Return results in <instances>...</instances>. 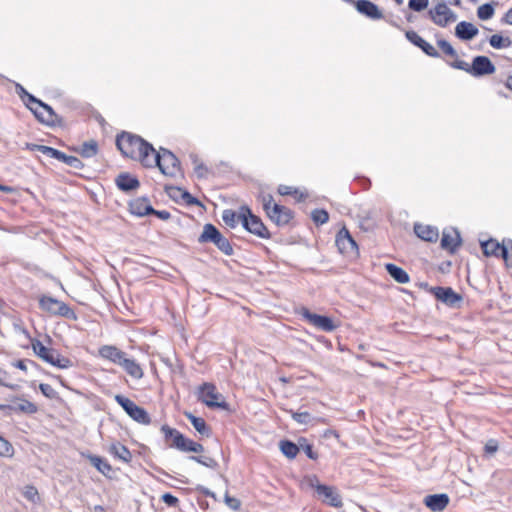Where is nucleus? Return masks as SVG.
<instances>
[{"label":"nucleus","instance_id":"nucleus-25","mask_svg":"<svg viewBox=\"0 0 512 512\" xmlns=\"http://www.w3.org/2000/svg\"><path fill=\"white\" fill-rule=\"evenodd\" d=\"M414 232L417 237L427 242H436L439 238L438 229L431 225L415 224Z\"/></svg>","mask_w":512,"mask_h":512},{"label":"nucleus","instance_id":"nucleus-55","mask_svg":"<svg viewBox=\"0 0 512 512\" xmlns=\"http://www.w3.org/2000/svg\"><path fill=\"white\" fill-rule=\"evenodd\" d=\"M27 364L36 365L32 360H18L13 365L20 370L27 371Z\"/></svg>","mask_w":512,"mask_h":512},{"label":"nucleus","instance_id":"nucleus-54","mask_svg":"<svg viewBox=\"0 0 512 512\" xmlns=\"http://www.w3.org/2000/svg\"><path fill=\"white\" fill-rule=\"evenodd\" d=\"M182 197L184 199V201L189 204V205H194V204H200L199 200L196 199L195 197H193L190 193H188L187 191H183L182 192Z\"/></svg>","mask_w":512,"mask_h":512},{"label":"nucleus","instance_id":"nucleus-42","mask_svg":"<svg viewBox=\"0 0 512 512\" xmlns=\"http://www.w3.org/2000/svg\"><path fill=\"white\" fill-rule=\"evenodd\" d=\"M190 459L196 461L197 463L206 466L211 469H216L218 467L217 461L208 456H190Z\"/></svg>","mask_w":512,"mask_h":512},{"label":"nucleus","instance_id":"nucleus-27","mask_svg":"<svg viewBox=\"0 0 512 512\" xmlns=\"http://www.w3.org/2000/svg\"><path fill=\"white\" fill-rule=\"evenodd\" d=\"M130 211L137 216L150 215L155 209L150 205L147 198H137L130 202Z\"/></svg>","mask_w":512,"mask_h":512},{"label":"nucleus","instance_id":"nucleus-57","mask_svg":"<svg viewBox=\"0 0 512 512\" xmlns=\"http://www.w3.org/2000/svg\"><path fill=\"white\" fill-rule=\"evenodd\" d=\"M151 214L156 215L158 218H160L162 220H167L171 216L170 213L166 210H162V211L155 210V212H151Z\"/></svg>","mask_w":512,"mask_h":512},{"label":"nucleus","instance_id":"nucleus-48","mask_svg":"<svg viewBox=\"0 0 512 512\" xmlns=\"http://www.w3.org/2000/svg\"><path fill=\"white\" fill-rule=\"evenodd\" d=\"M225 504L232 510H239L241 507V501L235 497L230 496L228 493L224 496Z\"/></svg>","mask_w":512,"mask_h":512},{"label":"nucleus","instance_id":"nucleus-1","mask_svg":"<svg viewBox=\"0 0 512 512\" xmlns=\"http://www.w3.org/2000/svg\"><path fill=\"white\" fill-rule=\"evenodd\" d=\"M116 146L124 157L139 161L143 167L152 162L153 145L136 134L123 131L116 137Z\"/></svg>","mask_w":512,"mask_h":512},{"label":"nucleus","instance_id":"nucleus-62","mask_svg":"<svg viewBox=\"0 0 512 512\" xmlns=\"http://www.w3.org/2000/svg\"><path fill=\"white\" fill-rule=\"evenodd\" d=\"M10 404H0V410L5 412L6 415H10Z\"/></svg>","mask_w":512,"mask_h":512},{"label":"nucleus","instance_id":"nucleus-56","mask_svg":"<svg viewBox=\"0 0 512 512\" xmlns=\"http://www.w3.org/2000/svg\"><path fill=\"white\" fill-rule=\"evenodd\" d=\"M204 451V447L202 444L195 442L191 447H188V452L201 453Z\"/></svg>","mask_w":512,"mask_h":512},{"label":"nucleus","instance_id":"nucleus-24","mask_svg":"<svg viewBox=\"0 0 512 512\" xmlns=\"http://www.w3.org/2000/svg\"><path fill=\"white\" fill-rule=\"evenodd\" d=\"M116 186L123 192L136 190L140 186L139 180L129 173H120L115 179Z\"/></svg>","mask_w":512,"mask_h":512},{"label":"nucleus","instance_id":"nucleus-19","mask_svg":"<svg viewBox=\"0 0 512 512\" xmlns=\"http://www.w3.org/2000/svg\"><path fill=\"white\" fill-rule=\"evenodd\" d=\"M462 240L458 230H444L441 238V248L453 254L461 246Z\"/></svg>","mask_w":512,"mask_h":512},{"label":"nucleus","instance_id":"nucleus-23","mask_svg":"<svg viewBox=\"0 0 512 512\" xmlns=\"http://www.w3.org/2000/svg\"><path fill=\"white\" fill-rule=\"evenodd\" d=\"M424 504L434 512L443 511L449 504V497L447 494H433L424 498Z\"/></svg>","mask_w":512,"mask_h":512},{"label":"nucleus","instance_id":"nucleus-50","mask_svg":"<svg viewBox=\"0 0 512 512\" xmlns=\"http://www.w3.org/2000/svg\"><path fill=\"white\" fill-rule=\"evenodd\" d=\"M161 499L166 505L170 507H177L179 504L178 498L170 493L163 494Z\"/></svg>","mask_w":512,"mask_h":512},{"label":"nucleus","instance_id":"nucleus-61","mask_svg":"<svg viewBox=\"0 0 512 512\" xmlns=\"http://www.w3.org/2000/svg\"><path fill=\"white\" fill-rule=\"evenodd\" d=\"M56 159L59 160V161L64 162L65 164H67L68 159H69V155H66L65 153L59 151Z\"/></svg>","mask_w":512,"mask_h":512},{"label":"nucleus","instance_id":"nucleus-22","mask_svg":"<svg viewBox=\"0 0 512 512\" xmlns=\"http://www.w3.org/2000/svg\"><path fill=\"white\" fill-rule=\"evenodd\" d=\"M10 404V412L22 413L27 415L35 414L38 411L36 404L25 399L23 396H13Z\"/></svg>","mask_w":512,"mask_h":512},{"label":"nucleus","instance_id":"nucleus-52","mask_svg":"<svg viewBox=\"0 0 512 512\" xmlns=\"http://www.w3.org/2000/svg\"><path fill=\"white\" fill-rule=\"evenodd\" d=\"M277 191L282 196L296 195L298 193V190L296 188L282 184L278 186Z\"/></svg>","mask_w":512,"mask_h":512},{"label":"nucleus","instance_id":"nucleus-43","mask_svg":"<svg viewBox=\"0 0 512 512\" xmlns=\"http://www.w3.org/2000/svg\"><path fill=\"white\" fill-rule=\"evenodd\" d=\"M289 413L291 414L293 420L299 424L306 425L311 422L312 417L309 412H295L293 410H290Z\"/></svg>","mask_w":512,"mask_h":512},{"label":"nucleus","instance_id":"nucleus-37","mask_svg":"<svg viewBox=\"0 0 512 512\" xmlns=\"http://www.w3.org/2000/svg\"><path fill=\"white\" fill-rule=\"evenodd\" d=\"M489 43L493 48L500 49L509 47L511 45V40L509 37H502L499 34H494L490 37Z\"/></svg>","mask_w":512,"mask_h":512},{"label":"nucleus","instance_id":"nucleus-58","mask_svg":"<svg viewBox=\"0 0 512 512\" xmlns=\"http://www.w3.org/2000/svg\"><path fill=\"white\" fill-rule=\"evenodd\" d=\"M183 443H184L183 447L180 448V451L188 452V447H191L193 445L194 441L191 439H188L184 436Z\"/></svg>","mask_w":512,"mask_h":512},{"label":"nucleus","instance_id":"nucleus-6","mask_svg":"<svg viewBox=\"0 0 512 512\" xmlns=\"http://www.w3.org/2000/svg\"><path fill=\"white\" fill-rule=\"evenodd\" d=\"M197 399L209 408L229 410V404L213 383L205 382L200 385L197 391Z\"/></svg>","mask_w":512,"mask_h":512},{"label":"nucleus","instance_id":"nucleus-51","mask_svg":"<svg viewBox=\"0 0 512 512\" xmlns=\"http://www.w3.org/2000/svg\"><path fill=\"white\" fill-rule=\"evenodd\" d=\"M498 450V442L494 439H490L484 446L486 455L491 456Z\"/></svg>","mask_w":512,"mask_h":512},{"label":"nucleus","instance_id":"nucleus-46","mask_svg":"<svg viewBox=\"0 0 512 512\" xmlns=\"http://www.w3.org/2000/svg\"><path fill=\"white\" fill-rule=\"evenodd\" d=\"M429 0H409L408 7L416 12H420L428 7Z\"/></svg>","mask_w":512,"mask_h":512},{"label":"nucleus","instance_id":"nucleus-21","mask_svg":"<svg viewBox=\"0 0 512 512\" xmlns=\"http://www.w3.org/2000/svg\"><path fill=\"white\" fill-rule=\"evenodd\" d=\"M481 248L485 256L502 257L508 264V249L504 244H500L494 239L481 242Z\"/></svg>","mask_w":512,"mask_h":512},{"label":"nucleus","instance_id":"nucleus-64","mask_svg":"<svg viewBox=\"0 0 512 512\" xmlns=\"http://www.w3.org/2000/svg\"><path fill=\"white\" fill-rule=\"evenodd\" d=\"M512 8L509 9L505 14V20L507 23L512 24Z\"/></svg>","mask_w":512,"mask_h":512},{"label":"nucleus","instance_id":"nucleus-20","mask_svg":"<svg viewBox=\"0 0 512 512\" xmlns=\"http://www.w3.org/2000/svg\"><path fill=\"white\" fill-rule=\"evenodd\" d=\"M405 36L409 42L420 48L426 55L432 58L440 57L439 52L434 48V46H432L430 43L424 40L415 31H406Z\"/></svg>","mask_w":512,"mask_h":512},{"label":"nucleus","instance_id":"nucleus-44","mask_svg":"<svg viewBox=\"0 0 512 512\" xmlns=\"http://www.w3.org/2000/svg\"><path fill=\"white\" fill-rule=\"evenodd\" d=\"M312 220L316 224H324L329 220V214L324 209H315L311 213Z\"/></svg>","mask_w":512,"mask_h":512},{"label":"nucleus","instance_id":"nucleus-49","mask_svg":"<svg viewBox=\"0 0 512 512\" xmlns=\"http://www.w3.org/2000/svg\"><path fill=\"white\" fill-rule=\"evenodd\" d=\"M12 445L3 437L0 436V455L9 456L12 454Z\"/></svg>","mask_w":512,"mask_h":512},{"label":"nucleus","instance_id":"nucleus-39","mask_svg":"<svg viewBox=\"0 0 512 512\" xmlns=\"http://www.w3.org/2000/svg\"><path fill=\"white\" fill-rule=\"evenodd\" d=\"M299 447L300 450H303L305 452L306 456L309 459L316 460L318 458V453L314 451L313 445L310 444L306 438L299 439Z\"/></svg>","mask_w":512,"mask_h":512},{"label":"nucleus","instance_id":"nucleus-40","mask_svg":"<svg viewBox=\"0 0 512 512\" xmlns=\"http://www.w3.org/2000/svg\"><path fill=\"white\" fill-rule=\"evenodd\" d=\"M494 15V8L491 4L486 3L478 7L477 16L481 20H488Z\"/></svg>","mask_w":512,"mask_h":512},{"label":"nucleus","instance_id":"nucleus-30","mask_svg":"<svg viewBox=\"0 0 512 512\" xmlns=\"http://www.w3.org/2000/svg\"><path fill=\"white\" fill-rule=\"evenodd\" d=\"M86 457L90 464L104 476H110V474L113 472L111 465L105 458L93 454H87Z\"/></svg>","mask_w":512,"mask_h":512},{"label":"nucleus","instance_id":"nucleus-16","mask_svg":"<svg viewBox=\"0 0 512 512\" xmlns=\"http://www.w3.org/2000/svg\"><path fill=\"white\" fill-rule=\"evenodd\" d=\"M115 365L121 367L129 376L134 379H141L144 375L140 364L134 358H130L126 352L122 353V356L115 363Z\"/></svg>","mask_w":512,"mask_h":512},{"label":"nucleus","instance_id":"nucleus-32","mask_svg":"<svg viewBox=\"0 0 512 512\" xmlns=\"http://www.w3.org/2000/svg\"><path fill=\"white\" fill-rule=\"evenodd\" d=\"M185 416L189 419L195 430L203 436H210L211 429L206 424L205 420L201 417H196L192 413L185 412Z\"/></svg>","mask_w":512,"mask_h":512},{"label":"nucleus","instance_id":"nucleus-59","mask_svg":"<svg viewBox=\"0 0 512 512\" xmlns=\"http://www.w3.org/2000/svg\"><path fill=\"white\" fill-rule=\"evenodd\" d=\"M58 153H59V150L49 147V146H47V149L45 150V155H47L48 157H51V158H55V159H56Z\"/></svg>","mask_w":512,"mask_h":512},{"label":"nucleus","instance_id":"nucleus-11","mask_svg":"<svg viewBox=\"0 0 512 512\" xmlns=\"http://www.w3.org/2000/svg\"><path fill=\"white\" fill-rule=\"evenodd\" d=\"M242 211H245L246 214L245 216H241V223L248 232L263 239H269L271 237L270 232L262 220L258 216L252 214L248 207L242 206Z\"/></svg>","mask_w":512,"mask_h":512},{"label":"nucleus","instance_id":"nucleus-9","mask_svg":"<svg viewBox=\"0 0 512 512\" xmlns=\"http://www.w3.org/2000/svg\"><path fill=\"white\" fill-rule=\"evenodd\" d=\"M39 307L41 310L55 316L65 317L70 320L77 319V315L72 308L66 303L50 296L40 297Z\"/></svg>","mask_w":512,"mask_h":512},{"label":"nucleus","instance_id":"nucleus-15","mask_svg":"<svg viewBox=\"0 0 512 512\" xmlns=\"http://www.w3.org/2000/svg\"><path fill=\"white\" fill-rule=\"evenodd\" d=\"M300 315L309 324L324 332H332L337 328V325L330 317L312 313L305 307L301 308Z\"/></svg>","mask_w":512,"mask_h":512},{"label":"nucleus","instance_id":"nucleus-47","mask_svg":"<svg viewBox=\"0 0 512 512\" xmlns=\"http://www.w3.org/2000/svg\"><path fill=\"white\" fill-rule=\"evenodd\" d=\"M39 389L42 392V394L49 399H54L57 397V392L49 384L41 383L39 385Z\"/></svg>","mask_w":512,"mask_h":512},{"label":"nucleus","instance_id":"nucleus-34","mask_svg":"<svg viewBox=\"0 0 512 512\" xmlns=\"http://www.w3.org/2000/svg\"><path fill=\"white\" fill-rule=\"evenodd\" d=\"M109 452L126 463L130 462L132 459V454L129 449L121 443H113L109 448Z\"/></svg>","mask_w":512,"mask_h":512},{"label":"nucleus","instance_id":"nucleus-18","mask_svg":"<svg viewBox=\"0 0 512 512\" xmlns=\"http://www.w3.org/2000/svg\"><path fill=\"white\" fill-rule=\"evenodd\" d=\"M430 292L435 296L437 300H440L441 302L451 307L455 306L462 300L461 295L454 292L451 287H432L430 288Z\"/></svg>","mask_w":512,"mask_h":512},{"label":"nucleus","instance_id":"nucleus-10","mask_svg":"<svg viewBox=\"0 0 512 512\" xmlns=\"http://www.w3.org/2000/svg\"><path fill=\"white\" fill-rule=\"evenodd\" d=\"M114 399L134 421L144 425L151 423L148 412L129 398L117 394Z\"/></svg>","mask_w":512,"mask_h":512},{"label":"nucleus","instance_id":"nucleus-41","mask_svg":"<svg viewBox=\"0 0 512 512\" xmlns=\"http://www.w3.org/2000/svg\"><path fill=\"white\" fill-rule=\"evenodd\" d=\"M23 496L30 502L36 504L39 502L40 497L36 487L27 485L24 487Z\"/></svg>","mask_w":512,"mask_h":512},{"label":"nucleus","instance_id":"nucleus-12","mask_svg":"<svg viewBox=\"0 0 512 512\" xmlns=\"http://www.w3.org/2000/svg\"><path fill=\"white\" fill-rule=\"evenodd\" d=\"M335 243L341 254L351 258L359 256L358 245L345 226L337 233Z\"/></svg>","mask_w":512,"mask_h":512},{"label":"nucleus","instance_id":"nucleus-14","mask_svg":"<svg viewBox=\"0 0 512 512\" xmlns=\"http://www.w3.org/2000/svg\"><path fill=\"white\" fill-rule=\"evenodd\" d=\"M310 484L324 503L336 508L342 506V498L334 487L319 484L316 477L311 480Z\"/></svg>","mask_w":512,"mask_h":512},{"label":"nucleus","instance_id":"nucleus-26","mask_svg":"<svg viewBox=\"0 0 512 512\" xmlns=\"http://www.w3.org/2000/svg\"><path fill=\"white\" fill-rule=\"evenodd\" d=\"M161 432L163 433L166 441L171 440V443H169V447L176 448L178 450H180V448L183 447L184 435L177 429L171 428L168 425H163L161 427Z\"/></svg>","mask_w":512,"mask_h":512},{"label":"nucleus","instance_id":"nucleus-4","mask_svg":"<svg viewBox=\"0 0 512 512\" xmlns=\"http://www.w3.org/2000/svg\"><path fill=\"white\" fill-rule=\"evenodd\" d=\"M259 200L262 203L266 215L278 226L287 225L293 218V212L286 206L274 202V198L269 193H261Z\"/></svg>","mask_w":512,"mask_h":512},{"label":"nucleus","instance_id":"nucleus-17","mask_svg":"<svg viewBox=\"0 0 512 512\" xmlns=\"http://www.w3.org/2000/svg\"><path fill=\"white\" fill-rule=\"evenodd\" d=\"M350 3L354 5L358 13L369 19L380 20L384 17L380 8L369 0H353V2Z\"/></svg>","mask_w":512,"mask_h":512},{"label":"nucleus","instance_id":"nucleus-29","mask_svg":"<svg viewBox=\"0 0 512 512\" xmlns=\"http://www.w3.org/2000/svg\"><path fill=\"white\" fill-rule=\"evenodd\" d=\"M122 351L115 345H103L98 349V355L107 361L112 362L115 364L119 358L122 356Z\"/></svg>","mask_w":512,"mask_h":512},{"label":"nucleus","instance_id":"nucleus-38","mask_svg":"<svg viewBox=\"0 0 512 512\" xmlns=\"http://www.w3.org/2000/svg\"><path fill=\"white\" fill-rule=\"evenodd\" d=\"M437 45L440 48V50L445 54L450 56L451 58L455 60L458 59V54L456 50L453 48V46L445 39H439L437 40Z\"/></svg>","mask_w":512,"mask_h":512},{"label":"nucleus","instance_id":"nucleus-13","mask_svg":"<svg viewBox=\"0 0 512 512\" xmlns=\"http://www.w3.org/2000/svg\"><path fill=\"white\" fill-rule=\"evenodd\" d=\"M432 22L440 27H446L449 23L456 20V14L447 6L443 0L428 11Z\"/></svg>","mask_w":512,"mask_h":512},{"label":"nucleus","instance_id":"nucleus-31","mask_svg":"<svg viewBox=\"0 0 512 512\" xmlns=\"http://www.w3.org/2000/svg\"><path fill=\"white\" fill-rule=\"evenodd\" d=\"M386 271L388 274L398 283L404 284L409 282V275L408 273L402 269L401 267L388 263L385 265Z\"/></svg>","mask_w":512,"mask_h":512},{"label":"nucleus","instance_id":"nucleus-3","mask_svg":"<svg viewBox=\"0 0 512 512\" xmlns=\"http://www.w3.org/2000/svg\"><path fill=\"white\" fill-rule=\"evenodd\" d=\"M149 159L152 162H148L145 168L158 167L165 176L176 177L181 171L179 159L166 148H160L159 151L154 149V153H151Z\"/></svg>","mask_w":512,"mask_h":512},{"label":"nucleus","instance_id":"nucleus-60","mask_svg":"<svg viewBox=\"0 0 512 512\" xmlns=\"http://www.w3.org/2000/svg\"><path fill=\"white\" fill-rule=\"evenodd\" d=\"M197 490L200 491L202 494L206 495V496H210V497H215L214 493L211 492L209 489L203 487V486H198L197 487Z\"/></svg>","mask_w":512,"mask_h":512},{"label":"nucleus","instance_id":"nucleus-5","mask_svg":"<svg viewBox=\"0 0 512 512\" xmlns=\"http://www.w3.org/2000/svg\"><path fill=\"white\" fill-rule=\"evenodd\" d=\"M447 64L454 69L463 70L474 77L489 75L495 71L494 64L487 56L474 57L471 65L463 60H455L447 62Z\"/></svg>","mask_w":512,"mask_h":512},{"label":"nucleus","instance_id":"nucleus-33","mask_svg":"<svg viewBox=\"0 0 512 512\" xmlns=\"http://www.w3.org/2000/svg\"><path fill=\"white\" fill-rule=\"evenodd\" d=\"M74 151L84 158H91L98 153V143L95 140H89L84 142L80 147L75 148Z\"/></svg>","mask_w":512,"mask_h":512},{"label":"nucleus","instance_id":"nucleus-53","mask_svg":"<svg viewBox=\"0 0 512 512\" xmlns=\"http://www.w3.org/2000/svg\"><path fill=\"white\" fill-rule=\"evenodd\" d=\"M66 165H68L74 169H77V170H81L84 167V163L79 158H77L75 156H69V159H68V162Z\"/></svg>","mask_w":512,"mask_h":512},{"label":"nucleus","instance_id":"nucleus-8","mask_svg":"<svg viewBox=\"0 0 512 512\" xmlns=\"http://www.w3.org/2000/svg\"><path fill=\"white\" fill-rule=\"evenodd\" d=\"M32 347L38 357L57 368L67 369L73 365L69 358L61 355L56 349L44 346L39 340L33 342Z\"/></svg>","mask_w":512,"mask_h":512},{"label":"nucleus","instance_id":"nucleus-63","mask_svg":"<svg viewBox=\"0 0 512 512\" xmlns=\"http://www.w3.org/2000/svg\"><path fill=\"white\" fill-rule=\"evenodd\" d=\"M504 86L506 89L512 90V75L507 77L506 81L504 82Z\"/></svg>","mask_w":512,"mask_h":512},{"label":"nucleus","instance_id":"nucleus-7","mask_svg":"<svg viewBox=\"0 0 512 512\" xmlns=\"http://www.w3.org/2000/svg\"><path fill=\"white\" fill-rule=\"evenodd\" d=\"M199 243H213L225 255L233 254V247L229 240L213 224L207 223L203 227V232L198 238Z\"/></svg>","mask_w":512,"mask_h":512},{"label":"nucleus","instance_id":"nucleus-36","mask_svg":"<svg viewBox=\"0 0 512 512\" xmlns=\"http://www.w3.org/2000/svg\"><path fill=\"white\" fill-rule=\"evenodd\" d=\"M281 452L289 459H294L300 451L299 444H295L289 440H282L280 442Z\"/></svg>","mask_w":512,"mask_h":512},{"label":"nucleus","instance_id":"nucleus-35","mask_svg":"<svg viewBox=\"0 0 512 512\" xmlns=\"http://www.w3.org/2000/svg\"><path fill=\"white\" fill-rule=\"evenodd\" d=\"M246 212L240 208V213L237 214L231 209L223 211L222 220L230 228H235L239 222H241V216H245Z\"/></svg>","mask_w":512,"mask_h":512},{"label":"nucleus","instance_id":"nucleus-28","mask_svg":"<svg viewBox=\"0 0 512 512\" xmlns=\"http://www.w3.org/2000/svg\"><path fill=\"white\" fill-rule=\"evenodd\" d=\"M478 28L472 23L461 21L455 28L456 36L461 40H471L478 34Z\"/></svg>","mask_w":512,"mask_h":512},{"label":"nucleus","instance_id":"nucleus-2","mask_svg":"<svg viewBox=\"0 0 512 512\" xmlns=\"http://www.w3.org/2000/svg\"><path fill=\"white\" fill-rule=\"evenodd\" d=\"M20 89L22 100L40 122L50 126L62 124V118L54 112L51 106L28 93L23 87L20 86Z\"/></svg>","mask_w":512,"mask_h":512},{"label":"nucleus","instance_id":"nucleus-45","mask_svg":"<svg viewBox=\"0 0 512 512\" xmlns=\"http://www.w3.org/2000/svg\"><path fill=\"white\" fill-rule=\"evenodd\" d=\"M191 158L193 160V163L195 164L194 171H195L196 175L199 178L206 177V175L208 173V168L203 163H198V157L196 155H191Z\"/></svg>","mask_w":512,"mask_h":512}]
</instances>
